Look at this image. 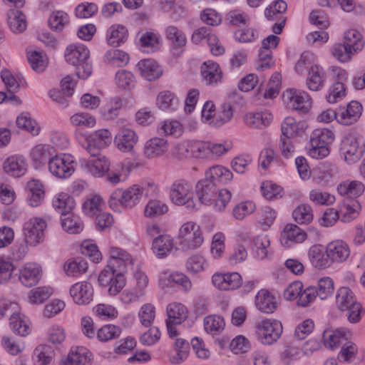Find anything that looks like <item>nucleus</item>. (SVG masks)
Returning <instances> with one entry per match:
<instances>
[{
	"label": "nucleus",
	"mask_w": 365,
	"mask_h": 365,
	"mask_svg": "<svg viewBox=\"0 0 365 365\" xmlns=\"http://www.w3.org/2000/svg\"><path fill=\"white\" fill-rule=\"evenodd\" d=\"M195 191L201 204L212 205L217 211L223 210L232 196L227 189L220 190L217 192L216 186L205 179L197 183Z\"/></svg>",
	"instance_id": "obj_1"
},
{
	"label": "nucleus",
	"mask_w": 365,
	"mask_h": 365,
	"mask_svg": "<svg viewBox=\"0 0 365 365\" xmlns=\"http://www.w3.org/2000/svg\"><path fill=\"white\" fill-rule=\"evenodd\" d=\"M89 50L83 44H70L65 51L66 61L76 67L79 78L86 79L92 73V65L89 63Z\"/></svg>",
	"instance_id": "obj_2"
},
{
	"label": "nucleus",
	"mask_w": 365,
	"mask_h": 365,
	"mask_svg": "<svg viewBox=\"0 0 365 365\" xmlns=\"http://www.w3.org/2000/svg\"><path fill=\"white\" fill-rule=\"evenodd\" d=\"M170 198L173 204L185 206L190 210H197L192 183L185 179H178L170 186Z\"/></svg>",
	"instance_id": "obj_3"
},
{
	"label": "nucleus",
	"mask_w": 365,
	"mask_h": 365,
	"mask_svg": "<svg viewBox=\"0 0 365 365\" xmlns=\"http://www.w3.org/2000/svg\"><path fill=\"white\" fill-rule=\"evenodd\" d=\"M177 240L180 250L190 251L200 247L204 238L200 227L193 221H188L180 227Z\"/></svg>",
	"instance_id": "obj_4"
},
{
	"label": "nucleus",
	"mask_w": 365,
	"mask_h": 365,
	"mask_svg": "<svg viewBox=\"0 0 365 365\" xmlns=\"http://www.w3.org/2000/svg\"><path fill=\"white\" fill-rule=\"evenodd\" d=\"M143 195L144 189L138 185H133L126 189L115 190L110 196L108 203L115 210H119L120 206L131 208L139 203Z\"/></svg>",
	"instance_id": "obj_5"
},
{
	"label": "nucleus",
	"mask_w": 365,
	"mask_h": 365,
	"mask_svg": "<svg viewBox=\"0 0 365 365\" xmlns=\"http://www.w3.org/2000/svg\"><path fill=\"white\" fill-rule=\"evenodd\" d=\"M283 331L282 323L274 319H267L258 322L255 327L257 340L264 345L275 343Z\"/></svg>",
	"instance_id": "obj_6"
},
{
	"label": "nucleus",
	"mask_w": 365,
	"mask_h": 365,
	"mask_svg": "<svg viewBox=\"0 0 365 365\" xmlns=\"http://www.w3.org/2000/svg\"><path fill=\"white\" fill-rule=\"evenodd\" d=\"M48 167L52 175L60 179H66L74 173L75 161L71 155L55 153L48 162Z\"/></svg>",
	"instance_id": "obj_7"
},
{
	"label": "nucleus",
	"mask_w": 365,
	"mask_h": 365,
	"mask_svg": "<svg viewBox=\"0 0 365 365\" xmlns=\"http://www.w3.org/2000/svg\"><path fill=\"white\" fill-rule=\"evenodd\" d=\"M98 282L101 286L108 287V292L110 296L118 294L125 285L124 273L106 267L99 274Z\"/></svg>",
	"instance_id": "obj_8"
},
{
	"label": "nucleus",
	"mask_w": 365,
	"mask_h": 365,
	"mask_svg": "<svg viewBox=\"0 0 365 365\" xmlns=\"http://www.w3.org/2000/svg\"><path fill=\"white\" fill-rule=\"evenodd\" d=\"M282 100L287 107L302 113H307L312 106L309 95L304 91L296 88L286 90L282 94Z\"/></svg>",
	"instance_id": "obj_9"
},
{
	"label": "nucleus",
	"mask_w": 365,
	"mask_h": 365,
	"mask_svg": "<svg viewBox=\"0 0 365 365\" xmlns=\"http://www.w3.org/2000/svg\"><path fill=\"white\" fill-rule=\"evenodd\" d=\"M46 227V221L40 217H34L27 221L24 225V236L26 244L36 246L44 240V230Z\"/></svg>",
	"instance_id": "obj_10"
},
{
	"label": "nucleus",
	"mask_w": 365,
	"mask_h": 365,
	"mask_svg": "<svg viewBox=\"0 0 365 365\" xmlns=\"http://www.w3.org/2000/svg\"><path fill=\"white\" fill-rule=\"evenodd\" d=\"M362 111L361 104L356 101H352L346 106L336 108V122L342 125H351L359 120Z\"/></svg>",
	"instance_id": "obj_11"
},
{
	"label": "nucleus",
	"mask_w": 365,
	"mask_h": 365,
	"mask_svg": "<svg viewBox=\"0 0 365 365\" xmlns=\"http://www.w3.org/2000/svg\"><path fill=\"white\" fill-rule=\"evenodd\" d=\"M339 155L347 164L351 165L361 158V151L357 138L351 134L346 135L341 141Z\"/></svg>",
	"instance_id": "obj_12"
},
{
	"label": "nucleus",
	"mask_w": 365,
	"mask_h": 365,
	"mask_svg": "<svg viewBox=\"0 0 365 365\" xmlns=\"http://www.w3.org/2000/svg\"><path fill=\"white\" fill-rule=\"evenodd\" d=\"M110 258L106 267L115 269L118 272L124 273L128 267H132L135 259L125 250L112 247L110 250Z\"/></svg>",
	"instance_id": "obj_13"
},
{
	"label": "nucleus",
	"mask_w": 365,
	"mask_h": 365,
	"mask_svg": "<svg viewBox=\"0 0 365 365\" xmlns=\"http://www.w3.org/2000/svg\"><path fill=\"white\" fill-rule=\"evenodd\" d=\"M203 82L210 86H217L223 81V72L220 65L212 61H207L201 66Z\"/></svg>",
	"instance_id": "obj_14"
},
{
	"label": "nucleus",
	"mask_w": 365,
	"mask_h": 365,
	"mask_svg": "<svg viewBox=\"0 0 365 365\" xmlns=\"http://www.w3.org/2000/svg\"><path fill=\"white\" fill-rule=\"evenodd\" d=\"M350 252L349 245L340 240L331 241L326 247V254L331 262L341 263L346 261Z\"/></svg>",
	"instance_id": "obj_15"
},
{
	"label": "nucleus",
	"mask_w": 365,
	"mask_h": 365,
	"mask_svg": "<svg viewBox=\"0 0 365 365\" xmlns=\"http://www.w3.org/2000/svg\"><path fill=\"white\" fill-rule=\"evenodd\" d=\"M307 238V233L297 225L287 224L280 237L282 245L286 247H290L297 243L303 242Z\"/></svg>",
	"instance_id": "obj_16"
},
{
	"label": "nucleus",
	"mask_w": 365,
	"mask_h": 365,
	"mask_svg": "<svg viewBox=\"0 0 365 365\" xmlns=\"http://www.w3.org/2000/svg\"><path fill=\"white\" fill-rule=\"evenodd\" d=\"M56 153L54 148L48 144L40 143L34 145L29 151V157L35 166L40 168L50 161Z\"/></svg>",
	"instance_id": "obj_17"
},
{
	"label": "nucleus",
	"mask_w": 365,
	"mask_h": 365,
	"mask_svg": "<svg viewBox=\"0 0 365 365\" xmlns=\"http://www.w3.org/2000/svg\"><path fill=\"white\" fill-rule=\"evenodd\" d=\"M212 282L220 290H230L237 289L241 285L242 277L237 272H217L212 275Z\"/></svg>",
	"instance_id": "obj_18"
},
{
	"label": "nucleus",
	"mask_w": 365,
	"mask_h": 365,
	"mask_svg": "<svg viewBox=\"0 0 365 365\" xmlns=\"http://www.w3.org/2000/svg\"><path fill=\"white\" fill-rule=\"evenodd\" d=\"M69 292L74 302L79 305L89 304L93 299V289L89 282H77L71 287Z\"/></svg>",
	"instance_id": "obj_19"
},
{
	"label": "nucleus",
	"mask_w": 365,
	"mask_h": 365,
	"mask_svg": "<svg viewBox=\"0 0 365 365\" xmlns=\"http://www.w3.org/2000/svg\"><path fill=\"white\" fill-rule=\"evenodd\" d=\"M168 140L163 138L155 137L147 140L143 146V154L148 159L163 156L168 150Z\"/></svg>",
	"instance_id": "obj_20"
},
{
	"label": "nucleus",
	"mask_w": 365,
	"mask_h": 365,
	"mask_svg": "<svg viewBox=\"0 0 365 365\" xmlns=\"http://www.w3.org/2000/svg\"><path fill=\"white\" fill-rule=\"evenodd\" d=\"M138 142L136 133L130 128H123L115 137V143L118 150L123 153L131 152Z\"/></svg>",
	"instance_id": "obj_21"
},
{
	"label": "nucleus",
	"mask_w": 365,
	"mask_h": 365,
	"mask_svg": "<svg viewBox=\"0 0 365 365\" xmlns=\"http://www.w3.org/2000/svg\"><path fill=\"white\" fill-rule=\"evenodd\" d=\"M351 336V332L346 328L326 329L323 333L324 346L329 349H336Z\"/></svg>",
	"instance_id": "obj_22"
},
{
	"label": "nucleus",
	"mask_w": 365,
	"mask_h": 365,
	"mask_svg": "<svg viewBox=\"0 0 365 365\" xmlns=\"http://www.w3.org/2000/svg\"><path fill=\"white\" fill-rule=\"evenodd\" d=\"M205 180L215 186L224 185L233 178L232 172L222 165H214L206 170Z\"/></svg>",
	"instance_id": "obj_23"
},
{
	"label": "nucleus",
	"mask_w": 365,
	"mask_h": 365,
	"mask_svg": "<svg viewBox=\"0 0 365 365\" xmlns=\"http://www.w3.org/2000/svg\"><path fill=\"white\" fill-rule=\"evenodd\" d=\"M3 168L8 175L19 178L24 175L27 170L26 160L22 155H11L6 159Z\"/></svg>",
	"instance_id": "obj_24"
},
{
	"label": "nucleus",
	"mask_w": 365,
	"mask_h": 365,
	"mask_svg": "<svg viewBox=\"0 0 365 365\" xmlns=\"http://www.w3.org/2000/svg\"><path fill=\"white\" fill-rule=\"evenodd\" d=\"M82 166L86 172L91 173L94 177L101 178L108 170L110 162L105 155H103L88 160H84L82 163Z\"/></svg>",
	"instance_id": "obj_25"
},
{
	"label": "nucleus",
	"mask_w": 365,
	"mask_h": 365,
	"mask_svg": "<svg viewBox=\"0 0 365 365\" xmlns=\"http://www.w3.org/2000/svg\"><path fill=\"white\" fill-rule=\"evenodd\" d=\"M327 74L324 69L319 64L314 66L308 71L306 79L307 86L313 91H320L324 86Z\"/></svg>",
	"instance_id": "obj_26"
},
{
	"label": "nucleus",
	"mask_w": 365,
	"mask_h": 365,
	"mask_svg": "<svg viewBox=\"0 0 365 365\" xmlns=\"http://www.w3.org/2000/svg\"><path fill=\"white\" fill-rule=\"evenodd\" d=\"M41 277V269L36 264H26L19 272V279L26 287L36 285Z\"/></svg>",
	"instance_id": "obj_27"
},
{
	"label": "nucleus",
	"mask_w": 365,
	"mask_h": 365,
	"mask_svg": "<svg viewBox=\"0 0 365 365\" xmlns=\"http://www.w3.org/2000/svg\"><path fill=\"white\" fill-rule=\"evenodd\" d=\"M360 210L361 205L357 200H344L339 205V220L350 222L358 217Z\"/></svg>",
	"instance_id": "obj_28"
},
{
	"label": "nucleus",
	"mask_w": 365,
	"mask_h": 365,
	"mask_svg": "<svg viewBox=\"0 0 365 365\" xmlns=\"http://www.w3.org/2000/svg\"><path fill=\"white\" fill-rule=\"evenodd\" d=\"M272 115L268 111L249 113L244 116L245 124L252 128L262 129L271 123Z\"/></svg>",
	"instance_id": "obj_29"
},
{
	"label": "nucleus",
	"mask_w": 365,
	"mask_h": 365,
	"mask_svg": "<svg viewBox=\"0 0 365 365\" xmlns=\"http://www.w3.org/2000/svg\"><path fill=\"white\" fill-rule=\"evenodd\" d=\"M137 66L141 76L148 81L155 80L163 73L160 66L152 59H143L138 62Z\"/></svg>",
	"instance_id": "obj_30"
},
{
	"label": "nucleus",
	"mask_w": 365,
	"mask_h": 365,
	"mask_svg": "<svg viewBox=\"0 0 365 365\" xmlns=\"http://www.w3.org/2000/svg\"><path fill=\"white\" fill-rule=\"evenodd\" d=\"M255 304L262 312L270 314L277 308L275 298L268 291L261 289L255 297Z\"/></svg>",
	"instance_id": "obj_31"
},
{
	"label": "nucleus",
	"mask_w": 365,
	"mask_h": 365,
	"mask_svg": "<svg viewBox=\"0 0 365 365\" xmlns=\"http://www.w3.org/2000/svg\"><path fill=\"white\" fill-rule=\"evenodd\" d=\"M73 198L67 193L61 192L54 197L52 201L53 208L61 215L71 212L75 207Z\"/></svg>",
	"instance_id": "obj_32"
},
{
	"label": "nucleus",
	"mask_w": 365,
	"mask_h": 365,
	"mask_svg": "<svg viewBox=\"0 0 365 365\" xmlns=\"http://www.w3.org/2000/svg\"><path fill=\"white\" fill-rule=\"evenodd\" d=\"M190 344L183 339H177L173 349L170 354V361L173 364H180L185 361L189 354Z\"/></svg>",
	"instance_id": "obj_33"
},
{
	"label": "nucleus",
	"mask_w": 365,
	"mask_h": 365,
	"mask_svg": "<svg viewBox=\"0 0 365 365\" xmlns=\"http://www.w3.org/2000/svg\"><path fill=\"white\" fill-rule=\"evenodd\" d=\"M357 302L354 292L347 287H340L336 294V306L341 312Z\"/></svg>",
	"instance_id": "obj_34"
},
{
	"label": "nucleus",
	"mask_w": 365,
	"mask_h": 365,
	"mask_svg": "<svg viewBox=\"0 0 365 365\" xmlns=\"http://www.w3.org/2000/svg\"><path fill=\"white\" fill-rule=\"evenodd\" d=\"M68 359L71 365H90L92 354L86 347L76 346L71 349Z\"/></svg>",
	"instance_id": "obj_35"
},
{
	"label": "nucleus",
	"mask_w": 365,
	"mask_h": 365,
	"mask_svg": "<svg viewBox=\"0 0 365 365\" xmlns=\"http://www.w3.org/2000/svg\"><path fill=\"white\" fill-rule=\"evenodd\" d=\"M10 327L14 333L22 336L28 335L31 331L29 319L20 313H14L11 316Z\"/></svg>",
	"instance_id": "obj_36"
},
{
	"label": "nucleus",
	"mask_w": 365,
	"mask_h": 365,
	"mask_svg": "<svg viewBox=\"0 0 365 365\" xmlns=\"http://www.w3.org/2000/svg\"><path fill=\"white\" fill-rule=\"evenodd\" d=\"M364 185L358 180H346L337 186V191L342 196L358 197L364 191Z\"/></svg>",
	"instance_id": "obj_37"
},
{
	"label": "nucleus",
	"mask_w": 365,
	"mask_h": 365,
	"mask_svg": "<svg viewBox=\"0 0 365 365\" xmlns=\"http://www.w3.org/2000/svg\"><path fill=\"white\" fill-rule=\"evenodd\" d=\"M187 309L181 303L173 302L167 307L168 319L166 322L180 324L187 318Z\"/></svg>",
	"instance_id": "obj_38"
},
{
	"label": "nucleus",
	"mask_w": 365,
	"mask_h": 365,
	"mask_svg": "<svg viewBox=\"0 0 365 365\" xmlns=\"http://www.w3.org/2000/svg\"><path fill=\"white\" fill-rule=\"evenodd\" d=\"M253 250L256 257L264 259L272 254L270 240L267 235H260L253 239Z\"/></svg>",
	"instance_id": "obj_39"
},
{
	"label": "nucleus",
	"mask_w": 365,
	"mask_h": 365,
	"mask_svg": "<svg viewBox=\"0 0 365 365\" xmlns=\"http://www.w3.org/2000/svg\"><path fill=\"white\" fill-rule=\"evenodd\" d=\"M54 352L48 345H39L34 351L32 359L35 365H50L53 361Z\"/></svg>",
	"instance_id": "obj_40"
},
{
	"label": "nucleus",
	"mask_w": 365,
	"mask_h": 365,
	"mask_svg": "<svg viewBox=\"0 0 365 365\" xmlns=\"http://www.w3.org/2000/svg\"><path fill=\"white\" fill-rule=\"evenodd\" d=\"M304 123L298 122L292 117H287L281 124L282 136L292 138L304 130Z\"/></svg>",
	"instance_id": "obj_41"
},
{
	"label": "nucleus",
	"mask_w": 365,
	"mask_h": 365,
	"mask_svg": "<svg viewBox=\"0 0 365 365\" xmlns=\"http://www.w3.org/2000/svg\"><path fill=\"white\" fill-rule=\"evenodd\" d=\"M128 36L127 29L120 24L113 25L108 30V42L113 46H118L124 43Z\"/></svg>",
	"instance_id": "obj_42"
},
{
	"label": "nucleus",
	"mask_w": 365,
	"mask_h": 365,
	"mask_svg": "<svg viewBox=\"0 0 365 365\" xmlns=\"http://www.w3.org/2000/svg\"><path fill=\"white\" fill-rule=\"evenodd\" d=\"M61 224L63 229L70 234L80 233L83 229V224L81 219L71 212L62 215Z\"/></svg>",
	"instance_id": "obj_43"
},
{
	"label": "nucleus",
	"mask_w": 365,
	"mask_h": 365,
	"mask_svg": "<svg viewBox=\"0 0 365 365\" xmlns=\"http://www.w3.org/2000/svg\"><path fill=\"white\" fill-rule=\"evenodd\" d=\"M312 264L317 268L324 269L329 266V259L324 255L322 247L318 245L312 246L308 252Z\"/></svg>",
	"instance_id": "obj_44"
},
{
	"label": "nucleus",
	"mask_w": 365,
	"mask_h": 365,
	"mask_svg": "<svg viewBox=\"0 0 365 365\" xmlns=\"http://www.w3.org/2000/svg\"><path fill=\"white\" fill-rule=\"evenodd\" d=\"M344 42L356 53L360 52L364 46L361 34L355 29H349L344 33Z\"/></svg>",
	"instance_id": "obj_45"
},
{
	"label": "nucleus",
	"mask_w": 365,
	"mask_h": 365,
	"mask_svg": "<svg viewBox=\"0 0 365 365\" xmlns=\"http://www.w3.org/2000/svg\"><path fill=\"white\" fill-rule=\"evenodd\" d=\"M8 24L14 33H22L27 27L26 16L21 11H11L9 13Z\"/></svg>",
	"instance_id": "obj_46"
},
{
	"label": "nucleus",
	"mask_w": 365,
	"mask_h": 365,
	"mask_svg": "<svg viewBox=\"0 0 365 365\" xmlns=\"http://www.w3.org/2000/svg\"><path fill=\"white\" fill-rule=\"evenodd\" d=\"M156 104L163 110H174L178 106V99L173 93L164 91L158 95Z\"/></svg>",
	"instance_id": "obj_47"
},
{
	"label": "nucleus",
	"mask_w": 365,
	"mask_h": 365,
	"mask_svg": "<svg viewBox=\"0 0 365 365\" xmlns=\"http://www.w3.org/2000/svg\"><path fill=\"white\" fill-rule=\"evenodd\" d=\"M172 249L173 242L170 236L159 235L153 240V250L158 257L166 256Z\"/></svg>",
	"instance_id": "obj_48"
},
{
	"label": "nucleus",
	"mask_w": 365,
	"mask_h": 365,
	"mask_svg": "<svg viewBox=\"0 0 365 365\" xmlns=\"http://www.w3.org/2000/svg\"><path fill=\"white\" fill-rule=\"evenodd\" d=\"M104 206V201L99 195H92L84 202L83 209L86 215L94 216L101 212Z\"/></svg>",
	"instance_id": "obj_49"
},
{
	"label": "nucleus",
	"mask_w": 365,
	"mask_h": 365,
	"mask_svg": "<svg viewBox=\"0 0 365 365\" xmlns=\"http://www.w3.org/2000/svg\"><path fill=\"white\" fill-rule=\"evenodd\" d=\"M166 38L171 42L173 48L185 46L187 38L185 34L175 26H169L165 29Z\"/></svg>",
	"instance_id": "obj_50"
},
{
	"label": "nucleus",
	"mask_w": 365,
	"mask_h": 365,
	"mask_svg": "<svg viewBox=\"0 0 365 365\" xmlns=\"http://www.w3.org/2000/svg\"><path fill=\"white\" fill-rule=\"evenodd\" d=\"M104 61L112 66L122 67L128 63L129 56L123 51L111 49L105 53Z\"/></svg>",
	"instance_id": "obj_51"
},
{
	"label": "nucleus",
	"mask_w": 365,
	"mask_h": 365,
	"mask_svg": "<svg viewBox=\"0 0 365 365\" xmlns=\"http://www.w3.org/2000/svg\"><path fill=\"white\" fill-rule=\"evenodd\" d=\"M318 65L316 56L310 51L302 53L297 61L294 70L299 74H303L305 71L311 70L312 66Z\"/></svg>",
	"instance_id": "obj_52"
},
{
	"label": "nucleus",
	"mask_w": 365,
	"mask_h": 365,
	"mask_svg": "<svg viewBox=\"0 0 365 365\" xmlns=\"http://www.w3.org/2000/svg\"><path fill=\"white\" fill-rule=\"evenodd\" d=\"M233 116L232 106L230 103H225L221 105L217 114H214L213 120L211 121V125L220 127L226 123L230 121Z\"/></svg>",
	"instance_id": "obj_53"
},
{
	"label": "nucleus",
	"mask_w": 365,
	"mask_h": 365,
	"mask_svg": "<svg viewBox=\"0 0 365 365\" xmlns=\"http://www.w3.org/2000/svg\"><path fill=\"white\" fill-rule=\"evenodd\" d=\"M335 139L334 133L327 128H319L314 130L310 135V141L314 143H321L325 145H330Z\"/></svg>",
	"instance_id": "obj_54"
},
{
	"label": "nucleus",
	"mask_w": 365,
	"mask_h": 365,
	"mask_svg": "<svg viewBox=\"0 0 365 365\" xmlns=\"http://www.w3.org/2000/svg\"><path fill=\"white\" fill-rule=\"evenodd\" d=\"M28 61L32 69L38 73L43 71L48 65V58L43 51L28 52Z\"/></svg>",
	"instance_id": "obj_55"
},
{
	"label": "nucleus",
	"mask_w": 365,
	"mask_h": 365,
	"mask_svg": "<svg viewBox=\"0 0 365 365\" xmlns=\"http://www.w3.org/2000/svg\"><path fill=\"white\" fill-rule=\"evenodd\" d=\"M168 211V205L158 200H150L146 205L144 214L147 217H158Z\"/></svg>",
	"instance_id": "obj_56"
},
{
	"label": "nucleus",
	"mask_w": 365,
	"mask_h": 365,
	"mask_svg": "<svg viewBox=\"0 0 365 365\" xmlns=\"http://www.w3.org/2000/svg\"><path fill=\"white\" fill-rule=\"evenodd\" d=\"M292 217L298 224H309L313 220V211L310 205L302 204L292 212Z\"/></svg>",
	"instance_id": "obj_57"
},
{
	"label": "nucleus",
	"mask_w": 365,
	"mask_h": 365,
	"mask_svg": "<svg viewBox=\"0 0 365 365\" xmlns=\"http://www.w3.org/2000/svg\"><path fill=\"white\" fill-rule=\"evenodd\" d=\"M70 123L72 125L78 128H93L96 123V120L90 113L79 112L71 116Z\"/></svg>",
	"instance_id": "obj_58"
},
{
	"label": "nucleus",
	"mask_w": 365,
	"mask_h": 365,
	"mask_svg": "<svg viewBox=\"0 0 365 365\" xmlns=\"http://www.w3.org/2000/svg\"><path fill=\"white\" fill-rule=\"evenodd\" d=\"M16 125L19 128L31 133L33 135H38L41 130L40 126L28 113H21L19 115L16 119Z\"/></svg>",
	"instance_id": "obj_59"
},
{
	"label": "nucleus",
	"mask_w": 365,
	"mask_h": 365,
	"mask_svg": "<svg viewBox=\"0 0 365 365\" xmlns=\"http://www.w3.org/2000/svg\"><path fill=\"white\" fill-rule=\"evenodd\" d=\"M309 197L313 203L318 205H330L336 200L334 195L327 192H323L319 189L312 190L309 192Z\"/></svg>",
	"instance_id": "obj_60"
},
{
	"label": "nucleus",
	"mask_w": 365,
	"mask_h": 365,
	"mask_svg": "<svg viewBox=\"0 0 365 365\" xmlns=\"http://www.w3.org/2000/svg\"><path fill=\"white\" fill-rule=\"evenodd\" d=\"M63 269L68 276H78L86 272L88 264L83 259L68 260L65 262Z\"/></svg>",
	"instance_id": "obj_61"
},
{
	"label": "nucleus",
	"mask_w": 365,
	"mask_h": 365,
	"mask_svg": "<svg viewBox=\"0 0 365 365\" xmlns=\"http://www.w3.org/2000/svg\"><path fill=\"white\" fill-rule=\"evenodd\" d=\"M204 327L207 332L216 334L224 329L225 322L218 315H210L204 319Z\"/></svg>",
	"instance_id": "obj_62"
},
{
	"label": "nucleus",
	"mask_w": 365,
	"mask_h": 365,
	"mask_svg": "<svg viewBox=\"0 0 365 365\" xmlns=\"http://www.w3.org/2000/svg\"><path fill=\"white\" fill-rule=\"evenodd\" d=\"M332 54L341 62L346 63L350 61L352 56L356 53L343 41L342 43H336L333 46Z\"/></svg>",
	"instance_id": "obj_63"
},
{
	"label": "nucleus",
	"mask_w": 365,
	"mask_h": 365,
	"mask_svg": "<svg viewBox=\"0 0 365 365\" xmlns=\"http://www.w3.org/2000/svg\"><path fill=\"white\" fill-rule=\"evenodd\" d=\"M68 22V15L63 11H53L48 19L51 28L56 31H61Z\"/></svg>",
	"instance_id": "obj_64"
}]
</instances>
